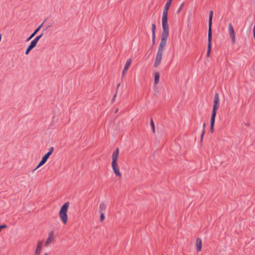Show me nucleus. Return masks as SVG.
<instances>
[{
  "label": "nucleus",
  "instance_id": "obj_1",
  "mask_svg": "<svg viewBox=\"0 0 255 255\" xmlns=\"http://www.w3.org/2000/svg\"><path fill=\"white\" fill-rule=\"evenodd\" d=\"M168 36L161 35L160 42L158 48L153 66L158 67L161 63L162 54L166 44Z\"/></svg>",
  "mask_w": 255,
  "mask_h": 255
},
{
  "label": "nucleus",
  "instance_id": "obj_2",
  "mask_svg": "<svg viewBox=\"0 0 255 255\" xmlns=\"http://www.w3.org/2000/svg\"><path fill=\"white\" fill-rule=\"evenodd\" d=\"M119 154V149L117 147L112 154V167L115 175L121 178L122 177V175L120 171L119 167L118 164Z\"/></svg>",
  "mask_w": 255,
  "mask_h": 255
},
{
  "label": "nucleus",
  "instance_id": "obj_3",
  "mask_svg": "<svg viewBox=\"0 0 255 255\" xmlns=\"http://www.w3.org/2000/svg\"><path fill=\"white\" fill-rule=\"evenodd\" d=\"M168 10L164 9L162 16V32L161 35L169 36V26L168 24Z\"/></svg>",
  "mask_w": 255,
  "mask_h": 255
},
{
  "label": "nucleus",
  "instance_id": "obj_4",
  "mask_svg": "<svg viewBox=\"0 0 255 255\" xmlns=\"http://www.w3.org/2000/svg\"><path fill=\"white\" fill-rule=\"evenodd\" d=\"M69 206V202L65 203L61 207L59 216L60 220L64 225H66L68 222L67 211Z\"/></svg>",
  "mask_w": 255,
  "mask_h": 255
},
{
  "label": "nucleus",
  "instance_id": "obj_5",
  "mask_svg": "<svg viewBox=\"0 0 255 255\" xmlns=\"http://www.w3.org/2000/svg\"><path fill=\"white\" fill-rule=\"evenodd\" d=\"M228 30L232 43L234 44L236 43L235 33L232 24L230 23L228 24Z\"/></svg>",
  "mask_w": 255,
  "mask_h": 255
},
{
  "label": "nucleus",
  "instance_id": "obj_6",
  "mask_svg": "<svg viewBox=\"0 0 255 255\" xmlns=\"http://www.w3.org/2000/svg\"><path fill=\"white\" fill-rule=\"evenodd\" d=\"M213 17V11L210 10L209 15V22H208V35H212V19Z\"/></svg>",
  "mask_w": 255,
  "mask_h": 255
},
{
  "label": "nucleus",
  "instance_id": "obj_7",
  "mask_svg": "<svg viewBox=\"0 0 255 255\" xmlns=\"http://www.w3.org/2000/svg\"><path fill=\"white\" fill-rule=\"evenodd\" d=\"M50 156V155L47 153L45 154L42 157L41 161L39 162V163H38L37 167L35 168H34L32 170V171L34 172L37 168H38L39 167H40V166H41L42 165L46 163V162L47 161L48 159L49 158Z\"/></svg>",
  "mask_w": 255,
  "mask_h": 255
},
{
  "label": "nucleus",
  "instance_id": "obj_8",
  "mask_svg": "<svg viewBox=\"0 0 255 255\" xmlns=\"http://www.w3.org/2000/svg\"><path fill=\"white\" fill-rule=\"evenodd\" d=\"M212 35H208V46H207V57H209L211 49H212Z\"/></svg>",
  "mask_w": 255,
  "mask_h": 255
},
{
  "label": "nucleus",
  "instance_id": "obj_9",
  "mask_svg": "<svg viewBox=\"0 0 255 255\" xmlns=\"http://www.w3.org/2000/svg\"><path fill=\"white\" fill-rule=\"evenodd\" d=\"M220 105V99L219 94L216 93L214 96L213 108L218 109Z\"/></svg>",
  "mask_w": 255,
  "mask_h": 255
},
{
  "label": "nucleus",
  "instance_id": "obj_10",
  "mask_svg": "<svg viewBox=\"0 0 255 255\" xmlns=\"http://www.w3.org/2000/svg\"><path fill=\"white\" fill-rule=\"evenodd\" d=\"M54 231H52L50 232L48 235V237L45 243V246H47L50 244L53 240Z\"/></svg>",
  "mask_w": 255,
  "mask_h": 255
},
{
  "label": "nucleus",
  "instance_id": "obj_11",
  "mask_svg": "<svg viewBox=\"0 0 255 255\" xmlns=\"http://www.w3.org/2000/svg\"><path fill=\"white\" fill-rule=\"evenodd\" d=\"M196 250L198 252L201 251L202 247V242L201 239L200 238H197L196 239Z\"/></svg>",
  "mask_w": 255,
  "mask_h": 255
},
{
  "label": "nucleus",
  "instance_id": "obj_12",
  "mask_svg": "<svg viewBox=\"0 0 255 255\" xmlns=\"http://www.w3.org/2000/svg\"><path fill=\"white\" fill-rule=\"evenodd\" d=\"M218 109L213 108L210 122L215 123V119H216L217 111Z\"/></svg>",
  "mask_w": 255,
  "mask_h": 255
},
{
  "label": "nucleus",
  "instance_id": "obj_13",
  "mask_svg": "<svg viewBox=\"0 0 255 255\" xmlns=\"http://www.w3.org/2000/svg\"><path fill=\"white\" fill-rule=\"evenodd\" d=\"M160 74L158 72H155L154 73V84L157 85L159 83Z\"/></svg>",
  "mask_w": 255,
  "mask_h": 255
},
{
  "label": "nucleus",
  "instance_id": "obj_14",
  "mask_svg": "<svg viewBox=\"0 0 255 255\" xmlns=\"http://www.w3.org/2000/svg\"><path fill=\"white\" fill-rule=\"evenodd\" d=\"M43 242L42 241H39L37 244L36 248L35 251L41 253L42 249Z\"/></svg>",
  "mask_w": 255,
  "mask_h": 255
},
{
  "label": "nucleus",
  "instance_id": "obj_15",
  "mask_svg": "<svg viewBox=\"0 0 255 255\" xmlns=\"http://www.w3.org/2000/svg\"><path fill=\"white\" fill-rule=\"evenodd\" d=\"M107 208L106 205L102 202L100 204V207H99V212L100 213H104V211L106 210Z\"/></svg>",
  "mask_w": 255,
  "mask_h": 255
},
{
  "label": "nucleus",
  "instance_id": "obj_16",
  "mask_svg": "<svg viewBox=\"0 0 255 255\" xmlns=\"http://www.w3.org/2000/svg\"><path fill=\"white\" fill-rule=\"evenodd\" d=\"M131 63V59L130 58H129L127 60L124 69H125V70H128V68L130 67V65Z\"/></svg>",
  "mask_w": 255,
  "mask_h": 255
},
{
  "label": "nucleus",
  "instance_id": "obj_17",
  "mask_svg": "<svg viewBox=\"0 0 255 255\" xmlns=\"http://www.w3.org/2000/svg\"><path fill=\"white\" fill-rule=\"evenodd\" d=\"M252 25H253V23L252 22H249L248 27H247L245 29V30L247 31V34L248 36L249 35V34L251 32Z\"/></svg>",
  "mask_w": 255,
  "mask_h": 255
},
{
  "label": "nucleus",
  "instance_id": "obj_18",
  "mask_svg": "<svg viewBox=\"0 0 255 255\" xmlns=\"http://www.w3.org/2000/svg\"><path fill=\"white\" fill-rule=\"evenodd\" d=\"M205 127H206V124L204 123L203 125V130H202V133L201 135V139H200L201 143L202 142L204 134L205 133Z\"/></svg>",
  "mask_w": 255,
  "mask_h": 255
},
{
  "label": "nucleus",
  "instance_id": "obj_19",
  "mask_svg": "<svg viewBox=\"0 0 255 255\" xmlns=\"http://www.w3.org/2000/svg\"><path fill=\"white\" fill-rule=\"evenodd\" d=\"M150 126H151V129H152V131L153 133H155V126H154V122H153V119L152 118H151L150 120Z\"/></svg>",
  "mask_w": 255,
  "mask_h": 255
},
{
  "label": "nucleus",
  "instance_id": "obj_20",
  "mask_svg": "<svg viewBox=\"0 0 255 255\" xmlns=\"http://www.w3.org/2000/svg\"><path fill=\"white\" fill-rule=\"evenodd\" d=\"M172 1L170 0H167L166 3H165V6H164V9L169 10L170 7L171 6Z\"/></svg>",
  "mask_w": 255,
  "mask_h": 255
},
{
  "label": "nucleus",
  "instance_id": "obj_21",
  "mask_svg": "<svg viewBox=\"0 0 255 255\" xmlns=\"http://www.w3.org/2000/svg\"><path fill=\"white\" fill-rule=\"evenodd\" d=\"M37 42L34 39L31 41L30 42V44L28 45L30 47V48H32L33 49L37 45Z\"/></svg>",
  "mask_w": 255,
  "mask_h": 255
},
{
  "label": "nucleus",
  "instance_id": "obj_22",
  "mask_svg": "<svg viewBox=\"0 0 255 255\" xmlns=\"http://www.w3.org/2000/svg\"><path fill=\"white\" fill-rule=\"evenodd\" d=\"M156 25L153 23L151 26L152 35H155Z\"/></svg>",
  "mask_w": 255,
  "mask_h": 255
},
{
  "label": "nucleus",
  "instance_id": "obj_23",
  "mask_svg": "<svg viewBox=\"0 0 255 255\" xmlns=\"http://www.w3.org/2000/svg\"><path fill=\"white\" fill-rule=\"evenodd\" d=\"M215 123H214V122H210V132H212V133H213L214 132Z\"/></svg>",
  "mask_w": 255,
  "mask_h": 255
},
{
  "label": "nucleus",
  "instance_id": "obj_24",
  "mask_svg": "<svg viewBox=\"0 0 255 255\" xmlns=\"http://www.w3.org/2000/svg\"><path fill=\"white\" fill-rule=\"evenodd\" d=\"M184 2H183L180 4V6H179V8H178V10L177 11V14H179V13H180V11H181V10H182V8H183V6H184Z\"/></svg>",
  "mask_w": 255,
  "mask_h": 255
},
{
  "label": "nucleus",
  "instance_id": "obj_25",
  "mask_svg": "<svg viewBox=\"0 0 255 255\" xmlns=\"http://www.w3.org/2000/svg\"><path fill=\"white\" fill-rule=\"evenodd\" d=\"M100 213V222H103L104 220H105V215H104V213Z\"/></svg>",
  "mask_w": 255,
  "mask_h": 255
},
{
  "label": "nucleus",
  "instance_id": "obj_26",
  "mask_svg": "<svg viewBox=\"0 0 255 255\" xmlns=\"http://www.w3.org/2000/svg\"><path fill=\"white\" fill-rule=\"evenodd\" d=\"M43 35V33H42L40 35L37 36L34 39L38 42V41L39 40V39L42 37Z\"/></svg>",
  "mask_w": 255,
  "mask_h": 255
},
{
  "label": "nucleus",
  "instance_id": "obj_27",
  "mask_svg": "<svg viewBox=\"0 0 255 255\" xmlns=\"http://www.w3.org/2000/svg\"><path fill=\"white\" fill-rule=\"evenodd\" d=\"M32 49V48H30V46H28V47H27L26 49V51H25V54L26 55H27L29 53L30 51Z\"/></svg>",
  "mask_w": 255,
  "mask_h": 255
},
{
  "label": "nucleus",
  "instance_id": "obj_28",
  "mask_svg": "<svg viewBox=\"0 0 255 255\" xmlns=\"http://www.w3.org/2000/svg\"><path fill=\"white\" fill-rule=\"evenodd\" d=\"M156 35H152V45H154L155 42Z\"/></svg>",
  "mask_w": 255,
  "mask_h": 255
},
{
  "label": "nucleus",
  "instance_id": "obj_29",
  "mask_svg": "<svg viewBox=\"0 0 255 255\" xmlns=\"http://www.w3.org/2000/svg\"><path fill=\"white\" fill-rule=\"evenodd\" d=\"M54 150V147H51L49 149V151L48 152H47V153L51 155L52 154V153L53 152Z\"/></svg>",
  "mask_w": 255,
  "mask_h": 255
},
{
  "label": "nucleus",
  "instance_id": "obj_30",
  "mask_svg": "<svg viewBox=\"0 0 255 255\" xmlns=\"http://www.w3.org/2000/svg\"><path fill=\"white\" fill-rule=\"evenodd\" d=\"M38 32V30L35 29L33 32L30 35L31 36V37H33Z\"/></svg>",
  "mask_w": 255,
  "mask_h": 255
},
{
  "label": "nucleus",
  "instance_id": "obj_31",
  "mask_svg": "<svg viewBox=\"0 0 255 255\" xmlns=\"http://www.w3.org/2000/svg\"><path fill=\"white\" fill-rule=\"evenodd\" d=\"M7 228V226L5 224H2L0 225V229L2 230L3 229H6Z\"/></svg>",
  "mask_w": 255,
  "mask_h": 255
},
{
  "label": "nucleus",
  "instance_id": "obj_32",
  "mask_svg": "<svg viewBox=\"0 0 255 255\" xmlns=\"http://www.w3.org/2000/svg\"><path fill=\"white\" fill-rule=\"evenodd\" d=\"M46 20H45L41 24H40L36 28V29H38V31L40 30L41 27L42 26L43 23L45 22Z\"/></svg>",
  "mask_w": 255,
  "mask_h": 255
},
{
  "label": "nucleus",
  "instance_id": "obj_33",
  "mask_svg": "<svg viewBox=\"0 0 255 255\" xmlns=\"http://www.w3.org/2000/svg\"><path fill=\"white\" fill-rule=\"evenodd\" d=\"M46 20H45L41 24H40L36 28V29H38V31L40 30L41 27L42 26L43 23L45 22Z\"/></svg>",
  "mask_w": 255,
  "mask_h": 255
},
{
  "label": "nucleus",
  "instance_id": "obj_34",
  "mask_svg": "<svg viewBox=\"0 0 255 255\" xmlns=\"http://www.w3.org/2000/svg\"><path fill=\"white\" fill-rule=\"evenodd\" d=\"M128 70H125V69H123L122 72V75L124 76L127 72Z\"/></svg>",
  "mask_w": 255,
  "mask_h": 255
},
{
  "label": "nucleus",
  "instance_id": "obj_35",
  "mask_svg": "<svg viewBox=\"0 0 255 255\" xmlns=\"http://www.w3.org/2000/svg\"><path fill=\"white\" fill-rule=\"evenodd\" d=\"M32 38H33V37H31V35H30V36L27 38V39H26V41H29L30 40H31Z\"/></svg>",
  "mask_w": 255,
  "mask_h": 255
},
{
  "label": "nucleus",
  "instance_id": "obj_36",
  "mask_svg": "<svg viewBox=\"0 0 255 255\" xmlns=\"http://www.w3.org/2000/svg\"><path fill=\"white\" fill-rule=\"evenodd\" d=\"M40 253L35 251L34 255H40Z\"/></svg>",
  "mask_w": 255,
  "mask_h": 255
},
{
  "label": "nucleus",
  "instance_id": "obj_37",
  "mask_svg": "<svg viewBox=\"0 0 255 255\" xmlns=\"http://www.w3.org/2000/svg\"><path fill=\"white\" fill-rule=\"evenodd\" d=\"M253 34H255V26H254L253 28Z\"/></svg>",
  "mask_w": 255,
  "mask_h": 255
},
{
  "label": "nucleus",
  "instance_id": "obj_38",
  "mask_svg": "<svg viewBox=\"0 0 255 255\" xmlns=\"http://www.w3.org/2000/svg\"><path fill=\"white\" fill-rule=\"evenodd\" d=\"M153 46L152 45H151L150 48V50L151 51L152 50V48H153Z\"/></svg>",
  "mask_w": 255,
  "mask_h": 255
},
{
  "label": "nucleus",
  "instance_id": "obj_39",
  "mask_svg": "<svg viewBox=\"0 0 255 255\" xmlns=\"http://www.w3.org/2000/svg\"><path fill=\"white\" fill-rule=\"evenodd\" d=\"M246 125L247 126H249L250 124H249V123H248L246 124Z\"/></svg>",
  "mask_w": 255,
  "mask_h": 255
},
{
  "label": "nucleus",
  "instance_id": "obj_40",
  "mask_svg": "<svg viewBox=\"0 0 255 255\" xmlns=\"http://www.w3.org/2000/svg\"><path fill=\"white\" fill-rule=\"evenodd\" d=\"M118 109H116V111H115V113H117L118 112Z\"/></svg>",
  "mask_w": 255,
  "mask_h": 255
},
{
  "label": "nucleus",
  "instance_id": "obj_41",
  "mask_svg": "<svg viewBox=\"0 0 255 255\" xmlns=\"http://www.w3.org/2000/svg\"><path fill=\"white\" fill-rule=\"evenodd\" d=\"M44 255H48V254L47 253H45Z\"/></svg>",
  "mask_w": 255,
  "mask_h": 255
},
{
  "label": "nucleus",
  "instance_id": "obj_42",
  "mask_svg": "<svg viewBox=\"0 0 255 255\" xmlns=\"http://www.w3.org/2000/svg\"><path fill=\"white\" fill-rule=\"evenodd\" d=\"M116 97V95H115L114 96V97H113V98H114V99H115Z\"/></svg>",
  "mask_w": 255,
  "mask_h": 255
},
{
  "label": "nucleus",
  "instance_id": "obj_43",
  "mask_svg": "<svg viewBox=\"0 0 255 255\" xmlns=\"http://www.w3.org/2000/svg\"><path fill=\"white\" fill-rule=\"evenodd\" d=\"M120 85V84L119 83L118 85H117V87L118 88Z\"/></svg>",
  "mask_w": 255,
  "mask_h": 255
},
{
  "label": "nucleus",
  "instance_id": "obj_44",
  "mask_svg": "<svg viewBox=\"0 0 255 255\" xmlns=\"http://www.w3.org/2000/svg\"><path fill=\"white\" fill-rule=\"evenodd\" d=\"M114 100H115V99L113 98L112 100V102H113Z\"/></svg>",
  "mask_w": 255,
  "mask_h": 255
}]
</instances>
